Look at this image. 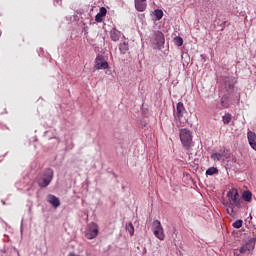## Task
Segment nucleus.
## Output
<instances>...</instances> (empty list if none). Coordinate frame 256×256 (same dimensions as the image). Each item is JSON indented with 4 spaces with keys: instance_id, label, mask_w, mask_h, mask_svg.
I'll return each instance as SVG.
<instances>
[{
    "instance_id": "7ed1b4c3",
    "label": "nucleus",
    "mask_w": 256,
    "mask_h": 256,
    "mask_svg": "<svg viewBox=\"0 0 256 256\" xmlns=\"http://www.w3.org/2000/svg\"><path fill=\"white\" fill-rule=\"evenodd\" d=\"M53 169L47 168L38 178L39 187H48L53 181Z\"/></svg>"
},
{
    "instance_id": "39448f33",
    "label": "nucleus",
    "mask_w": 256,
    "mask_h": 256,
    "mask_svg": "<svg viewBox=\"0 0 256 256\" xmlns=\"http://www.w3.org/2000/svg\"><path fill=\"white\" fill-rule=\"evenodd\" d=\"M152 43L161 49L165 45V35L161 31H155L152 35Z\"/></svg>"
},
{
    "instance_id": "20e7f679",
    "label": "nucleus",
    "mask_w": 256,
    "mask_h": 256,
    "mask_svg": "<svg viewBox=\"0 0 256 256\" xmlns=\"http://www.w3.org/2000/svg\"><path fill=\"white\" fill-rule=\"evenodd\" d=\"M155 237L159 239V241H165V230H163V226L161 225V221L155 220L153 222L152 229Z\"/></svg>"
},
{
    "instance_id": "1a4fd4ad",
    "label": "nucleus",
    "mask_w": 256,
    "mask_h": 256,
    "mask_svg": "<svg viewBox=\"0 0 256 256\" xmlns=\"http://www.w3.org/2000/svg\"><path fill=\"white\" fill-rule=\"evenodd\" d=\"M225 159H227V150L225 148L211 154L212 161H225Z\"/></svg>"
},
{
    "instance_id": "0eeeda50",
    "label": "nucleus",
    "mask_w": 256,
    "mask_h": 256,
    "mask_svg": "<svg viewBox=\"0 0 256 256\" xmlns=\"http://www.w3.org/2000/svg\"><path fill=\"white\" fill-rule=\"evenodd\" d=\"M253 249H255V241L249 240L242 247H240L239 253L242 255H249Z\"/></svg>"
},
{
    "instance_id": "2eb2a0df",
    "label": "nucleus",
    "mask_w": 256,
    "mask_h": 256,
    "mask_svg": "<svg viewBox=\"0 0 256 256\" xmlns=\"http://www.w3.org/2000/svg\"><path fill=\"white\" fill-rule=\"evenodd\" d=\"M110 39H112V41L117 42L119 41V39H121V31L117 30V29H113L110 31Z\"/></svg>"
},
{
    "instance_id": "aec40b11",
    "label": "nucleus",
    "mask_w": 256,
    "mask_h": 256,
    "mask_svg": "<svg viewBox=\"0 0 256 256\" xmlns=\"http://www.w3.org/2000/svg\"><path fill=\"white\" fill-rule=\"evenodd\" d=\"M154 15L157 21H161V19H163V10H159V9L155 10Z\"/></svg>"
},
{
    "instance_id": "6e6552de",
    "label": "nucleus",
    "mask_w": 256,
    "mask_h": 256,
    "mask_svg": "<svg viewBox=\"0 0 256 256\" xmlns=\"http://www.w3.org/2000/svg\"><path fill=\"white\" fill-rule=\"evenodd\" d=\"M95 69L98 71L101 69H108L109 68V63L105 61V57L102 55H98L95 59Z\"/></svg>"
},
{
    "instance_id": "ddd939ff",
    "label": "nucleus",
    "mask_w": 256,
    "mask_h": 256,
    "mask_svg": "<svg viewBox=\"0 0 256 256\" xmlns=\"http://www.w3.org/2000/svg\"><path fill=\"white\" fill-rule=\"evenodd\" d=\"M184 113H185V105H183V102H178L176 105V115L178 119H182Z\"/></svg>"
},
{
    "instance_id": "4be33fe9",
    "label": "nucleus",
    "mask_w": 256,
    "mask_h": 256,
    "mask_svg": "<svg viewBox=\"0 0 256 256\" xmlns=\"http://www.w3.org/2000/svg\"><path fill=\"white\" fill-rule=\"evenodd\" d=\"M126 229L130 235H134L135 233V228L133 227V224L129 223L126 225Z\"/></svg>"
},
{
    "instance_id": "a211bd4d",
    "label": "nucleus",
    "mask_w": 256,
    "mask_h": 256,
    "mask_svg": "<svg viewBox=\"0 0 256 256\" xmlns=\"http://www.w3.org/2000/svg\"><path fill=\"white\" fill-rule=\"evenodd\" d=\"M233 119V116H231V114L227 113L222 117V121L224 123V125H229L231 123Z\"/></svg>"
},
{
    "instance_id": "393cba45",
    "label": "nucleus",
    "mask_w": 256,
    "mask_h": 256,
    "mask_svg": "<svg viewBox=\"0 0 256 256\" xmlns=\"http://www.w3.org/2000/svg\"><path fill=\"white\" fill-rule=\"evenodd\" d=\"M68 256H79V255H76L75 253L71 252L68 254Z\"/></svg>"
},
{
    "instance_id": "423d86ee",
    "label": "nucleus",
    "mask_w": 256,
    "mask_h": 256,
    "mask_svg": "<svg viewBox=\"0 0 256 256\" xmlns=\"http://www.w3.org/2000/svg\"><path fill=\"white\" fill-rule=\"evenodd\" d=\"M99 235V227L97 224L92 223L88 226V230L86 231L85 237L86 239H95Z\"/></svg>"
},
{
    "instance_id": "9b49d317",
    "label": "nucleus",
    "mask_w": 256,
    "mask_h": 256,
    "mask_svg": "<svg viewBox=\"0 0 256 256\" xmlns=\"http://www.w3.org/2000/svg\"><path fill=\"white\" fill-rule=\"evenodd\" d=\"M247 139L250 147L256 151V133L253 131H248Z\"/></svg>"
},
{
    "instance_id": "f257e3e1",
    "label": "nucleus",
    "mask_w": 256,
    "mask_h": 256,
    "mask_svg": "<svg viewBox=\"0 0 256 256\" xmlns=\"http://www.w3.org/2000/svg\"><path fill=\"white\" fill-rule=\"evenodd\" d=\"M228 202L226 203V211L231 217L237 215L236 209H241V197L239 196V191L237 189H231L227 193Z\"/></svg>"
},
{
    "instance_id": "dca6fc26",
    "label": "nucleus",
    "mask_w": 256,
    "mask_h": 256,
    "mask_svg": "<svg viewBox=\"0 0 256 256\" xmlns=\"http://www.w3.org/2000/svg\"><path fill=\"white\" fill-rule=\"evenodd\" d=\"M119 51H120L121 55H126L127 51H129V42L120 43Z\"/></svg>"
},
{
    "instance_id": "f8f14e48",
    "label": "nucleus",
    "mask_w": 256,
    "mask_h": 256,
    "mask_svg": "<svg viewBox=\"0 0 256 256\" xmlns=\"http://www.w3.org/2000/svg\"><path fill=\"white\" fill-rule=\"evenodd\" d=\"M107 16V8L101 7L99 13L95 16L96 23H103V17Z\"/></svg>"
},
{
    "instance_id": "412c9836",
    "label": "nucleus",
    "mask_w": 256,
    "mask_h": 256,
    "mask_svg": "<svg viewBox=\"0 0 256 256\" xmlns=\"http://www.w3.org/2000/svg\"><path fill=\"white\" fill-rule=\"evenodd\" d=\"M232 227H234V229H241V227H243V220H236L232 224Z\"/></svg>"
},
{
    "instance_id": "f3484780",
    "label": "nucleus",
    "mask_w": 256,
    "mask_h": 256,
    "mask_svg": "<svg viewBox=\"0 0 256 256\" xmlns=\"http://www.w3.org/2000/svg\"><path fill=\"white\" fill-rule=\"evenodd\" d=\"M242 198L244 199V201H247V203H251V201H253V194L251 193V191H244L242 194Z\"/></svg>"
},
{
    "instance_id": "b1692460",
    "label": "nucleus",
    "mask_w": 256,
    "mask_h": 256,
    "mask_svg": "<svg viewBox=\"0 0 256 256\" xmlns=\"http://www.w3.org/2000/svg\"><path fill=\"white\" fill-rule=\"evenodd\" d=\"M221 105L222 107H224L225 109H227V107H229V105L225 104V98L221 99Z\"/></svg>"
},
{
    "instance_id": "6ab92c4d",
    "label": "nucleus",
    "mask_w": 256,
    "mask_h": 256,
    "mask_svg": "<svg viewBox=\"0 0 256 256\" xmlns=\"http://www.w3.org/2000/svg\"><path fill=\"white\" fill-rule=\"evenodd\" d=\"M219 173V169L216 167H210L206 170V175H217Z\"/></svg>"
},
{
    "instance_id": "5701e85b",
    "label": "nucleus",
    "mask_w": 256,
    "mask_h": 256,
    "mask_svg": "<svg viewBox=\"0 0 256 256\" xmlns=\"http://www.w3.org/2000/svg\"><path fill=\"white\" fill-rule=\"evenodd\" d=\"M174 43L175 45H177V47H181L183 45V38L179 36L174 38Z\"/></svg>"
},
{
    "instance_id": "9d476101",
    "label": "nucleus",
    "mask_w": 256,
    "mask_h": 256,
    "mask_svg": "<svg viewBox=\"0 0 256 256\" xmlns=\"http://www.w3.org/2000/svg\"><path fill=\"white\" fill-rule=\"evenodd\" d=\"M135 9L140 13L147 9V0H134Z\"/></svg>"
},
{
    "instance_id": "f03ea898",
    "label": "nucleus",
    "mask_w": 256,
    "mask_h": 256,
    "mask_svg": "<svg viewBox=\"0 0 256 256\" xmlns=\"http://www.w3.org/2000/svg\"><path fill=\"white\" fill-rule=\"evenodd\" d=\"M180 141L186 149V151H189L191 149V145H193V135H191V131L184 128L180 130Z\"/></svg>"
},
{
    "instance_id": "4468645a",
    "label": "nucleus",
    "mask_w": 256,
    "mask_h": 256,
    "mask_svg": "<svg viewBox=\"0 0 256 256\" xmlns=\"http://www.w3.org/2000/svg\"><path fill=\"white\" fill-rule=\"evenodd\" d=\"M47 201L50 203V205H53L55 208L61 205V201H59V198H57L55 195H48Z\"/></svg>"
}]
</instances>
